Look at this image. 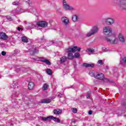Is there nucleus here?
I'll return each instance as SVG.
<instances>
[{
    "label": "nucleus",
    "mask_w": 126,
    "mask_h": 126,
    "mask_svg": "<svg viewBox=\"0 0 126 126\" xmlns=\"http://www.w3.org/2000/svg\"><path fill=\"white\" fill-rule=\"evenodd\" d=\"M11 88H13V89L16 90L18 88V83L17 82H14L11 85Z\"/></svg>",
    "instance_id": "aec40b11"
},
{
    "label": "nucleus",
    "mask_w": 126,
    "mask_h": 126,
    "mask_svg": "<svg viewBox=\"0 0 126 126\" xmlns=\"http://www.w3.org/2000/svg\"><path fill=\"white\" fill-rule=\"evenodd\" d=\"M114 22H115V20L111 18H107L105 20V23L107 25H112V24H114Z\"/></svg>",
    "instance_id": "ddd939ff"
},
{
    "label": "nucleus",
    "mask_w": 126,
    "mask_h": 126,
    "mask_svg": "<svg viewBox=\"0 0 126 126\" xmlns=\"http://www.w3.org/2000/svg\"><path fill=\"white\" fill-rule=\"evenodd\" d=\"M36 53H38V50L34 49V50H32L31 52V54L34 55V54H36Z\"/></svg>",
    "instance_id": "7c9ffc66"
},
{
    "label": "nucleus",
    "mask_w": 126,
    "mask_h": 126,
    "mask_svg": "<svg viewBox=\"0 0 126 126\" xmlns=\"http://www.w3.org/2000/svg\"><path fill=\"white\" fill-rule=\"evenodd\" d=\"M63 94H60L58 95V97H59V98H61L62 96H63Z\"/></svg>",
    "instance_id": "79ce46f5"
},
{
    "label": "nucleus",
    "mask_w": 126,
    "mask_h": 126,
    "mask_svg": "<svg viewBox=\"0 0 126 126\" xmlns=\"http://www.w3.org/2000/svg\"><path fill=\"white\" fill-rule=\"evenodd\" d=\"M1 55L2 56H5V55H6V52H5V51H2Z\"/></svg>",
    "instance_id": "58836bf2"
},
{
    "label": "nucleus",
    "mask_w": 126,
    "mask_h": 126,
    "mask_svg": "<svg viewBox=\"0 0 126 126\" xmlns=\"http://www.w3.org/2000/svg\"><path fill=\"white\" fill-rule=\"evenodd\" d=\"M61 21L65 26H67L69 23V19L66 17H63L61 18Z\"/></svg>",
    "instance_id": "9b49d317"
},
{
    "label": "nucleus",
    "mask_w": 126,
    "mask_h": 126,
    "mask_svg": "<svg viewBox=\"0 0 126 126\" xmlns=\"http://www.w3.org/2000/svg\"><path fill=\"white\" fill-rule=\"evenodd\" d=\"M19 53H20V51H19V50L16 49L14 50V54H15V55H17V54H19Z\"/></svg>",
    "instance_id": "f704fd0d"
},
{
    "label": "nucleus",
    "mask_w": 126,
    "mask_h": 126,
    "mask_svg": "<svg viewBox=\"0 0 126 126\" xmlns=\"http://www.w3.org/2000/svg\"><path fill=\"white\" fill-rule=\"evenodd\" d=\"M87 51L90 53H94V49L89 48L87 50Z\"/></svg>",
    "instance_id": "473e14b6"
},
{
    "label": "nucleus",
    "mask_w": 126,
    "mask_h": 126,
    "mask_svg": "<svg viewBox=\"0 0 126 126\" xmlns=\"http://www.w3.org/2000/svg\"><path fill=\"white\" fill-rule=\"evenodd\" d=\"M98 31H99V28H98L97 26H95L91 30L90 32L86 34V36L87 37H90V36H92V35L97 33Z\"/></svg>",
    "instance_id": "20e7f679"
},
{
    "label": "nucleus",
    "mask_w": 126,
    "mask_h": 126,
    "mask_svg": "<svg viewBox=\"0 0 126 126\" xmlns=\"http://www.w3.org/2000/svg\"><path fill=\"white\" fill-rule=\"evenodd\" d=\"M22 41L24 43H28V38L26 37V36L22 37Z\"/></svg>",
    "instance_id": "cd10ccee"
},
{
    "label": "nucleus",
    "mask_w": 126,
    "mask_h": 126,
    "mask_svg": "<svg viewBox=\"0 0 126 126\" xmlns=\"http://www.w3.org/2000/svg\"><path fill=\"white\" fill-rule=\"evenodd\" d=\"M32 60H34V61H39V62H41V63H44L48 65H51L52 63H50L49 60H47L45 57H40L39 58H32Z\"/></svg>",
    "instance_id": "7ed1b4c3"
},
{
    "label": "nucleus",
    "mask_w": 126,
    "mask_h": 126,
    "mask_svg": "<svg viewBox=\"0 0 126 126\" xmlns=\"http://www.w3.org/2000/svg\"><path fill=\"white\" fill-rule=\"evenodd\" d=\"M94 78L99 80H103L104 82H108L109 80L104 77V74L102 73H99L94 76Z\"/></svg>",
    "instance_id": "423d86ee"
},
{
    "label": "nucleus",
    "mask_w": 126,
    "mask_h": 126,
    "mask_svg": "<svg viewBox=\"0 0 126 126\" xmlns=\"http://www.w3.org/2000/svg\"><path fill=\"white\" fill-rule=\"evenodd\" d=\"M72 20L74 22H76V21H77V16H76V15H74V16H73L72 18Z\"/></svg>",
    "instance_id": "c85d7f7f"
},
{
    "label": "nucleus",
    "mask_w": 126,
    "mask_h": 126,
    "mask_svg": "<svg viewBox=\"0 0 126 126\" xmlns=\"http://www.w3.org/2000/svg\"><path fill=\"white\" fill-rule=\"evenodd\" d=\"M89 74H90V75H91V76H92V77H93V76H94V77H95V76H96V75H95V73L94 72V71H90Z\"/></svg>",
    "instance_id": "c756f323"
},
{
    "label": "nucleus",
    "mask_w": 126,
    "mask_h": 126,
    "mask_svg": "<svg viewBox=\"0 0 126 126\" xmlns=\"http://www.w3.org/2000/svg\"><path fill=\"white\" fill-rule=\"evenodd\" d=\"M119 7L121 10H126V0H120Z\"/></svg>",
    "instance_id": "6e6552de"
},
{
    "label": "nucleus",
    "mask_w": 126,
    "mask_h": 126,
    "mask_svg": "<svg viewBox=\"0 0 126 126\" xmlns=\"http://www.w3.org/2000/svg\"><path fill=\"white\" fill-rule=\"evenodd\" d=\"M122 106H126V103L125 102H122Z\"/></svg>",
    "instance_id": "a18cd8bd"
},
{
    "label": "nucleus",
    "mask_w": 126,
    "mask_h": 126,
    "mask_svg": "<svg viewBox=\"0 0 126 126\" xmlns=\"http://www.w3.org/2000/svg\"><path fill=\"white\" fill-rule=\"evenodd\" d=\"M24 12V10L20 7H18L16 9L12 11V15H16V14H20Z\"/></svg>",
    "instance_id": "1a4fd4ad"
},
{
    "label": "nucleus",
    "mask_w": 126,
    "mask_h": 126,
    "mask_svg": "<svg viewBox=\"0 0 126 126\" xmlns=\"http://www.w3.org/2000/svg\"><path fill=\"white\" fill-rule=\"evenodd\" d=\"M97 63H98V64L102 65L104 63H103V60H99L97 62Z\"/></svg>",
    "instance_id": "e433bc0d"
},
{
    "label": "nucleus",
    "mask_w": 126,
    "mask_h": 126,
    "mask_svg": "<svg viewBox=\"0 0 126 126\" xmlns=\"http://www.w3.org/2000/svg\"><path fill=\"white\" fill-rule=\"evenodd\" d=\"M83 66H85V67H93L94 66V64L93 63H84L83 64Z\"/></svg>",
    "instance_id": "4be33fe9"
},
{
    "label": "nucleus",
    "mask_w": 126,
    "mask_h": 126,
    "mask_svg": "<svg viewBox=\"0 0 126 126\" xmlns=\"http://www.w3.org/2000/svg\"><path fill=\"white\" fill-rule=\"evenodd\" d=\"M8 126H13V124H11V123H9L8 125H7Z\"/></svg>",
    "instance_id": "37998d69"
},
{
    "label": "nucleus",
    "mask_w": 126,
    "mask_h": 126,
    "mask_svg": "<svg viewBox=\"0 0 126 126\" xmlns=\"http://www.w3.org/2000/svg\"><path fill=\"white\" fill-rule=\"evenodd\" d=\"M25 1H27V0H25Z\"/></svg>",
    "instance_id": "5fc2aeb1"
},
{
    "label": "nucleus",
    "mask_w": 126,
    "mask_h": 126,
    "mask_svg": "<svg viewBox=\"0 0 126 126\" xmlns=\"http://www.w3.org/2000/svg\"><path fill=\"white\" fill-rule=\"evenodd\" d=\"M41 42H44L46 41V39H45V37H43L41 39Z\"/></svg>",
    "instance_id": "a19ab883"
},
{
    "label": "nucleus",
    "mask_w": 126,
    "mask_h": 126,
    "mask_svg": "<svg viewBox=\"0 0 126 126\" xmlns=\"http://www.w3.org/2000/svg\"><path fill=\"white\" fill-rule=\"evenodd\" d=\"M103 34L104 35H106L108 36V35H110V34H112V28L107 26V27H105L103 28Z\"/></svg>",
    "instance_id": "0eeeda50"
},
{
    "label": "nucleus",
    "mask_w": 126,
    "mask_h": 126,
    "mask_svg": "<svg viewBox=\"0 0 126 126\" xmlns=\"http://www.w3.org/2000/svg\"><path fill=\"white\" fill-rule=\"evenodd\" d=\"M48 88H49V85L47 84H44L42 87V90H44L45 91L46 90H48Z\"/></svg>",
    "instance_id": "bb28decb"
},
{
    "label": "nucleus",
    "mask_w": 126,
    "mask_h": 126,
    "mask_svg": "<svg viewBox=\"0 0 126 126\" xmlns=\"http://www.w3.org/2000/svg\"><path fill=\"white\" fill-rule=\"evenodd\" d=\"M6 18L7 19V20H9L10 21H12V20H13L12 18H11V17L9 16H7Z\"/></svg>",
    "instance_id": "72a5a7b5"
},
{
    "label": "nucleus",
    "mask_w": 126,
    "mask_h": 126,
    "mask_svg": "<svg viewBox=\"0 0 126 126\" xmlns=\"http://www.w3.org/2000/svg\"><path fill=\"white\" fill-rule=\"evenodd\" d=\"M72 123H74V124L75 123V119H72Z\"/></svg>",
    "instance_id": "3c124183"
},
{
    "label": "nucleus",
    "mask_w": 126,
    "mask_h": 126,
    "mask_svg": "<svg viewBox=\"0 0 126 126\" xmlns=\"http://www.w3.org/2000/svg\"><path fill=\"white\" fill-rule=\"evenodd\" d=\"M75 58H79L80 57V54L78 53H76L74 54Z\"/></svg>",
    "instance_id": "c9c22d12"
},
{
    "label": "nucleus",
    "mask_w": 126,
    "mask_h": 126,
    "mask_svg": "<svg viewBox=\"0 0 126 126\" xmlns=\"http://www.w3.org/2000/svg\"><path fill=\"white\" fill-rule=\"evenodd\" d=\"M52 102V100L49 98H45L43 99L40 102H39L40 104H49V103H51Z\"/></svg>",
    "instance_id": "f3484780"
},
{
    "label": "nucleus",
    "mask_w": 126,
    "mask_h": 126,
    "mask_svg": "<svg viewBox=\"0 0 126 126\" xmlns=\"http://www.w3.org/2000/svg\"><path fill=\"white\" fill-rule=\"evenodd\" d=\"M92 113H93V112H92V111H91V110H90V111H89V115H92Z\"/></svg>",
    "instance_id": "c03bdc74"
},
{
    "label": "nucleus",
    "mask_w": 126,
    "mask_h": 126,
    "mask_svg": "<svg viewBox=\"0 0 126 126\" xmlns=\"http://www.w3.org/2000/svg\"><path fill=\"white\" fill-rule=\"evenodd\" d=\"M55 43H57V41L52 40V41L50 42V45H52V44H55Z\"/></svg>",
    "instance_id": "ea45409f"
},
{
    "label": "nucleus",
    "mask_w": 126,
    "mask_h": 126,
    "mask_svg": "<svg viewBox=\"0 0 126 126\" xmlns=\"http://www.w3.org/2000/svg\"><path fill=\"white\" fill-rule=\"evenodd\" d=\"M8 36L4 32H0V39L6 40Z\"/></svg>",
    "instance_id": "dca6fc26"
},
{
    "label": "nucleus",
    "mask_w": 126,
    "mask_h": 126,
    "mask_svg": "<svg viewBox=\"0 0 126 126\" xmlns=\"http://www.w3.org/2000/svg\"><path fill=\"white\" fill-rule=\"evenodd\" d=\"M6 111L7 112V110H6Z\"/></svg>",
    "instance_id": "6e6d98bb"
},
{
    "label": "nucleus",
    "mask_w": 126,
    "mask_h": 126,
    "mask_svg": "<svg viewBox=\"0 0 126 126\" xmlns=\"http://www.w3.org/2000/svg\"><path fill=\"white\" fill-rule=\"evenodd\" d=\"M67 60V57L66 56H63L60 58V63H65Z\"/></svg>",
    "instance_id": "412c9836"
},
{
    "label": "nucleus",
    "mask_w": 126,
    "mask_h": 126,
    "mask_svg": "<svg viewBox=\"0 0 126 126\" xmlns=\"http://www.w3.org/2000/svg\"><path fill=\"white\" fill-rule=\"evenodd\" d=\"M80 50H81V48H80V47L74 46L73 48H69L68 49H66L65 51L66 53H68V59L69 60H73V58H74V56H73V54H72V53H75L76 51L79 52Z\"/></svg>",
    "instance_id": "f257e3e1"
},
{
    "label": "nucleus",
    "mask_w": 126,
    "mask_h": 126,
    "mask_svg": "<svg viewBox=\"0 0 126 126\" xmlns=\"http://www.w3.org/2000/svg\"><path fill=\"white\" fill-rule=\"evenodd\" d=\"M46 72L49 75H52L53 74V72L52 71V70L50 68L46 69Z\"/></svg>",
    "instance_id": "a878e982"
},
{
    "label": "nucleus",
    "mask_w": 126,
    "mask_h": 126,
    "mask_svg": "<svg viewBox=\"0 0 126 126\" xmlns=\"http://www.w3.org/2000/svg\"><path fill=\"white\" fill-rule=\"evenodd\" d=\"M36 27V25L33 24L32 23H28L27 24L26 29L28 30L30 29H34V28Z\"/></svg>",
    "instance_id": "4468645a"
},
{
    "label": "nucleus",
    "mask_w": 126,
    "mask_h": 126,
    "mask_svg": "<svg viewBox=\"0 0 126 126\" xmlns=\"http://www.w3.org/2000/svg\"><path fill=\"white\" fill-rule=\"evenodd\" d=\"M118 39L121 43H125L126 42V39H125V37L124 36V34L122 33H119L118 35Z\"/></svg>",
    "instance_id": "2eb2a0df"
},
{
    "label": "nucleus",
    "mask_w": 126,
    "mask_h": 126,
    "mask_svg": "<svg viewBox=\"0 0 126 126\" xmlns=\"http://www.w3.org/2000/svg\"><path fill=\"white\" fill-rule=\"evenodd\" d=\"M121 112H122V111H120V112H119L117 114H118L119 116H122V114L120 113Z\"/></svg>",
    "instance_id": "09e8293b"
},
{
    "label": "nucleus",
    "mask_w": 126,
    "mask_h": 126,
    "mask_svg": "<svg viewBox=\"0 0 126 126\" xmlns=\"http://www.w3.org/2000/svg\"><path fill=\"white\" fill-rule=\"evenodd\" d=\"M13 5H18V4H20V3H19V1H16L12 3Z\"/></svg>",
    "instance_id": "2f4dec72"
},
{
    "label": "nucleus",
    "mask_w": 126,
    "mask_h": 126,
    "mask_svg": "<svg viewBox=\"0 0 126 126\" xmlns=\"http://www.w3.org/2000/svg\"><path fill=\"white\" fill-rule=\"evenodd\" d=\"M120 63L121 64H124V63H126V57L121 58Z\"/></svg>",
    "instance_id": "393cba45"
},
{
    "label": "nucleus",
    "mask_w": 126,
    "mask_h": 126,
    "mask_svg": "<svg viewBox=\"0 0 126 126\" xmlns=\"http://www.w3.org/2000/svg\"><path fill=\"white\" fill-rule=\"evenodd\" d=\"M54 118V116H49L47 117H42L40 118L41 121H44V122H47V121H50L51 119H53Z\"/></svg>",
    "instance_id": "a211bd4d"
},
{
    "label": "nucleus",
    "mask_w": 126,
    "mask_h": 126,
    "mask_svg": "<svg viewBox=\"0 0 126 126\" xmlns=\"http://www.w3.org/2000/svg\"><path fill=\"white\" fill-rule=\"evenodd\" d=\"M87 98L88 99H89V98H90V95L88 94V95H87Z\"/></svg>",
    "instance_id": "de8ad7c7"
},
{
    "label": "nucleus",
    "mask_w": 126,
    "mask_h": 126,
    "mask_svg": "<svg viewBox=\"0 0 126 126\" xmlns=\"http://www.w3.org/2000/svg\"><path fill=\"white\" fill-rule=\"evenodd\" d=\"M0 57H1V54H0Z\"/></svg>",
    "instance_id": "864d4df0"
},
{
    "label": "nucleus",
    "mask_w": 126,
    "mask_h": 126,
    "mask_svg": "<svg viewBox=\"0 0 126 126\" xmlns=\"http://www.w3.org/2000/svg\"><path fill=\"white\" fill-rule=\"evenodd\" d=\"M28 88L30 90H32V89L34 88V83L30 82L28 85Z\"/></svg>",
    "instance_id": "b1692460"
},
{
    "label": "nucleus",
    "mask_w": 126,
    "mask_h": 126,
    "mask_svg": "<svg viewBox=\"0 0 126 126\" xmlns=\"http://www.w3.org/2000/svg\"><path fill=\"white\" fill-rule=\"evenodd\" d=\"M63 111L60 109H54L53 111V113L56 116H59V115H61L62 114Z\"/></svg>",
    "instance_id": "6ab92c4d"
},
{
    "label": "nucleus",
    "mask_w": 126,
    "mask_h": 126,
    "mask_svg": "<svg viewBox=\"0 0 126 126\" xmlns=\"http://www.w3.org/2000/svg\"><path fill=\"white\" fill-rule=\"evenodd\" d=\"M72 112L74 114H76V113H77V109H76V108H73Z\"/></svg>",
    "instance_id": "4c0bfd02"
},
{
    "label": "nucleus",
    "mask_w": 126,
    "mask_h": 126,
    "mask_svg": "<svg viewBox=\"0 0 126 126\" xmlns=\"http://www.w3.org/2000/svg\"><path fill=\"white\" fill-rule=\"evenodd\" d=\"M16 71L17 72H19V71H20V69L18 68V69H17V70H16Z\"/></svg>",
    "instance_id": "8fccbe9b"
},
{
    "label": "nucleus",
    "mask_w": 126,
    "mask_h": 126,
    "mask_svg": "<svg viewBox=\"0 0 126 126\" xmlns=\"http://www.w3.org/2000/svg\"><path fill=\"white\" fill-rule=\"evenodd\" d=\"M37 25L40 27L45 28L48 27V23L45 21L38 22L37 23Z\"/></svg>",
    "instance_id": "f8f14e48"
},
{
    "label": "nucleus",
    "mask_w": 126,
    "mask_h": 126,
    "mask_svg": "<svg viewBox=\"0 0 126 126\" xmlns=\"http://www.w3.org/2000/svg\"><path fill=\"white\" fill-rule=\"evenodd\" d=\"M105 40L112 45H115V44H118L119 43V39L116 37V35L112 34L106 37Z\"/></svg>",
    "instance_id": "f03ea898"
},
{
    "label": "nucleus",
    "mask_w": 126,
    "mask_h": 126,
    "mask_svg": "<svg viewBox=\"0 0 126 126\" xmlns=\"http://www.w3.org/2000/svg\"><path fill=\"white\" fill-rule=\"evenodd\" d=\"M63 8L65 10H74V7L73 6H70L66 2V1L65 0H63Z\"/></svg>",
    "instance_id": "39448f33"
},
{
    "label": "nucleus",
    "mask_w": 126,
    "mask_h": 126,
    "mask_svg": "<svg viewBox=\"0 0 126 126\" xmlns=\"http://www.w3.org/2000/svg\"><path fill=\"white\" fill-rule=\"evenodd\" d=\"M52 119L54 121V122H56V123H59L60 124H63V121H61L60 119H59L58 118L53 117V118H51V120H52Z\"/></svg>",
    "instance_id": "5701e85b"
},
{
    "label": "nucleus",
    "mask_w": 126,
    "mask_h": 126,
    "mask_svg": "<svg viewBox=\"0 0 126 126\" xmlns=\"http://www.w3.org/2000/svg\"><path fill=\"white\" fill-rule=\"evenodd\" d=\"M16 97H17V94L16 93V92H14L12 95V103L13 104H16V105H17L18 104V101H17V99H16Z\"/></svg>",
    "instance_id": "9d476101"
},
{
    "label": "nucleus",
    "mask_w": 126,
    "mask_h": 126,
    "mask_svg": "<svg viewBox=\"0 0 126 126\" xmlns=\"http://www.w3.org/2000/svg\"><path fill=\"white\" fill-rule=\"evenodd\" d=\"M18 31H20V30H23V29L20 28H19V27H18Z\"/></svg>",
    "instance_id": "49530a36"
},
{
    "label": "nucleus",
    "mask_w": 126,
    "mask_h": 126,
    "mask_svg": "<svg viewBox=\"0 0 126 126\" xmlns=\"http://www.w3.org/2000/svg\"><path fill=\"white\" fill-rule=\"evenodd\" d=\"M32 11H31V13L34 12V11H35V9H32Z\"/></svg>",
    "instance_id": "603ef678"
}]
</instances>
